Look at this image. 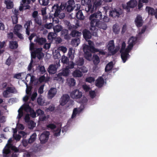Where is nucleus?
<instances>
[{
  "label": "nucleus",
  "mask_w": 157,
  "mask_h": 157,
  "mask_svg": "<svg viewBox=\"0 0 157 157\" xmlns=\"http://www.w3.org/2000/svg\"><path fill=\"white\" fill-rule=\"evenodd\" d=\"M67 81V84L71 87L74 86L75 84V80L74 78H68Z\"/></svg>",
  "instance_id": "7c9ffc66"
},
{
  "label": "nucleus",
  "mask_w": 157,
  "mask_h": 157,
  "mask_svg": "<svg viewBox=\"0 0 157 157\" xmlns=\"http://www.w3.org/2000/svg\"><path fill=\"white\" fill-rule=\"evenodd\" d=\"M73 2V0H70L67 2V5L66 6V11L70 12L73 10V7L72 5Z\"/></svg>",
  "instance_id": "f3484780"
},
{
  "label": "nucleus",
  "mask_w": 157,
  "mask_h": 157,
  "mask_svg": "<svg viewBox=\"0 0 157 157\" xmlns=\"http://www.w3.org/2000/svg\"><path fill=\"white\" fill-rule=\"evenodd\" d=\"M118 10L114 9L110 12V16L113 17H118L120 15V11Z\"/></svg>",
  "instance_id": "dca6fc26"
},
{
  "label": "nucleus",
  "mask_w": 157,
  "mask_h": 157,
  "mask_svg": "<svg viewBox=\"0 0 157 157\" xmlns=\"http://www.w3.org/2000/svg\"><path fill=\"white\" fill-rule=\"evenodd\" d=\"M58 68V66L56 64L50 65L48 69V71L51 74H53L56 73Z\"/></svg>",
  "instance_id": "1a4fd4ad"
},
{
  "label": "nucleus",
  "mask_w": 157,
  "mask_h": 157,
  "mask_svg": "<svg viewBox=\"0 0 157 157\" xmlns=\"http://www.w3.org/2000/svg\"><path fill=\"white\" fill-rule=\"evenodd\" d=\"M71 97L73 98L78 99L82 96V93L77 89L74 90L71 93Z\"/></svg>",
  "instance_id": "0eeeda50"
},
{
  "label": "nucleus",
  "mask_w": 157,
  "mask_h": 157,
  "mask_svg": "<svg viewBox=\"0 0 157 157\" xmlns=\"http://www.w3.org/2000/svg\"><path fill=\"white\" fill-rule=\"evenodd\" d=\"M36 135L35 133H33L30 137L28 140L29 144L33 143L36 140Z\"/></svg>",
  "instance_id": "4c0bfd02"
},
{
  "label": "nucleus",
  "mask_w": 157,
  "mask_h": 157,
  "mask_svg": "<svg viewBox=\"0 0 157 157\" xmlns=\"http://www.w3.org/2000/svg\"><path fill=\"white\" fill-rule=\"evenodd\" d=\"M83 50L84 52V56L85 58L88 60H90V58L91 57V52L87 50V49L83 48Z\"/></svg>",
  "instance_id": "393cba45"
},
{
  "label": "nucleus",
  "mask_w": 157,
  "mask_h": 157,
  "mask_svg": "<svg viewBox=\"0 0 157 157\" xmlns=\"http://www.w3.org/2000/svg\"><path fill=\"white\" fill-rule=\"evenodd\" d=\"M67 64L68 65V66H67L66 67L69 69H72L73 68L74 66L76 65L75 63H74L71 61H69Z\"/></svg>",
  "instance_id": "c03bdc74"
},
{
  "label": "nucleus",
  "mask_w": 157,
  "mask_h": 157,
  "mask_svg": "<svg viewBox=\"0 0 157 157\" xmlns=\"http://www.w3.org/2000/svg\"><path fill=\"white\" fill-rule=\"evenodd\" d=\"M93 62L95 65H97L100 62L99 57L97 55H94L93 57Z\"/></svg>",
  "instance_id": "2f4dec72"
},
{
  "label": "nucleus",
  "mask_w": 157,
  "mask_h": 157,
  "mask_svg": "<svg viewBox=\"0 0 157 157\" xmlns=\"http://www.w3.org/2000/svg\"><path fill=\"white\" fill-rule=\"evenodd\" d=\"M121 48L120 52L121 54V57L123 62H126L128 58H129V53L124 52V50L126 47V43L124 41H122L120 44Z\"/></svg>",
  "instance_id": "7ed1b4c3"
},
{
  "label": "nucleus",
  "mask_w": 157,
  "mask_h": 157,
  "mask_svg": "<svg viewBox=\"0 0 157 157\" xmlns=\"http://www.w3.org/2000/svg\"><path fill=\"white\" fill-rule=\"evenodd\" d=\"M82 34L83 37L86 40L91 39L92 35H93L92 33L86 29L83 30Z\"/></svg>",
  "instance_id": "9b49d317"
},
{
  "label": "nucleus",
  "mask_w": 157,
  "mask_h": 157,
  "mask_svg": "<svg viewBox=\"0 0 157 157\" xmlns=\"http://www.w3.org/2000/svg\"><path fill=\"white\" fill-rule=\"evenodd\" d=\"M44 85H41L38 89V93L41 94L43 93L44 92L43 90L44 88Z\"/></svg>",
  "instance_id": "4d7b16f0"
},
{
  "label": "nucleus",
  "mask_w": 157,
  "mask_h": 157,
  "mask_svg": "<svg viewBox=\"0 0 157 157\" xmlns=\"http://www.w3.org/2000/svg\"><path fill=\"white\" fill-rule=\"evenodd\" d=\"M13 137L14 138V139L17 141H19L20 140L21 136V135H17V134H13Z\"/></svg>",
  "instance_id": "052dcab7"
},
{
  "label": "nucleus",
  "mask_w": 157,
  "mask_h": 157,
  "mask_svg": "<svg viewBox=\"0 0 157 157\" xmlns=\"http://www.w3.org/2000/svg\"><path fill=\"white\" fill-rule=\"evenodd\" d=\"M70 99V97L67 94H63L59 101L60 105L64 106L65 105Z\"/></svg>",
  "instance_id": "6e6552de"
},
{
  "label": "nucleus",
  "mask_w": 157,
  "mask_h": 157,
  "mask_svg": "<svg viewBox=\"0 0 157 157\" xmlns=\"http://www.w3.org/2000/svg\"><path fill=\"white\" fill-rule=\"evenodd\" d=\"M78 113V110L76 108H75L73 110V113L71 116V118H75L76 116Z\"/></svg>",
  "instance_id": "5fc2aeb1"
},
{
  "label": "nucleus",
  "mask_w": 157,
  "mask_h": 157,
  "mask_svg": "<svg viewBox=\"0 0 157 157\" xmlns=\"http://www.w3.org/2000/svg\"><path fill=\"white\" fill-rule=\"evenodd\" d=\"M24 109L25 110L26 112H30L33 109L29 106V104H26L24 106Z\"/></svg>",
  "instance_id": "8fccbe9b"
},
{
  "label": "nucleus",
  "mask_w": 157,
  "mask_h": 157,
  "mask_svg": "<svg viewBox=\"0 0 157 157\" xmlns=\"http://www.w3.org/2000/svg\"><path fill=\"white\" fill-rule=\"evenodd\" d=\"M42 48H37L33 50V52L37 55V57L39 59L42 58L43 53L42 52Z\"/></svg>",
  "instance_id": "2eb2a0df"
},
{
  "label": "nucleus",
  "mask_w": 157,
  "mask_h": 157,
  "mask_svg": "<svg viewBox=\"0 0 157 157\" xmlns=\"http://www.w3.org/2000/svg\"><path fill=\"white\" fill-rule=\"evenodd\" d=\"M54 58L55 59H59L61 57V55L59 52H55L54 54Z\"/></svg>",
  "instance_id": "e2e57ef3"
},
{
  "label": "nucleus",
  "mask_w": 157,
  "mask_h": 157,
  "mask_svg": "<svg viewBox=\"0 0 157 157\" xmlns=\"http://www.w3.org/2000/svg\"><path fill=\"white\" fill-rule=\"evenodd\" d=\"M56 34L55 33H49L48 38L49 40H52L53 39H55L56 37Z\"/></svg>",
  "instance_id": "58836bf2"
},
{
  "label": "nucleus",
  "mask_w": 157,
  "mask_h": 157,
  "mask_svg": "<svg viewBox=\"0 0 157 157\" xmlns=\"http://www.w3.org/2000/svg\"><path fill=\"white\" fill-rule=\"evenodd\" d=\"M18 47V44L17 42L13 41H10L9 47L10 48L15 49H17Z\"/></svg>",
  "instance_id": "bb28decb"
},
{
  "label": "nucleus",
  "mask_w": 157,
  "mask_h": 157,
  "mask_svg": "<svg viewBox=\"0 0 157 157\" xmlns=\"http://www.w3.org/2000/svg\"><path fill=\"white\" fill-rule=\"evenodd\" d=\"M34 41L36 42L39 45H43L45 44L46 41V38L43 37H40L37 36L36 38L34 40Z\"/></svg>",
  "instance_id": "4468645a"
},
{
  "label": "nucleus",
  "mask_w": 157,
  "mask_h": 157,
  "mask_svg": "<svg viewBox=\"0 0 157 157\" xmlns=\"http://www.w3.org/2000/svg\"><path fill=\"white\" fill-rule=\"evenodd\" d=\"M22 28V26L21 25L17 24L14 27V33H15L17 32H19V31Z\"/></svg>",
  "instance_id": "49530a36"
},
{
  "label": "nucleus",
  "mask_w": 157,
  "mask_h": 157,
  "mask_svg": "<svg viewBox=\"0 0 157 157\" xmlns=\"http://www.w3.org/2000/svg\"><path fill=\"white\" fill-rule=\"evenodd\" d=\"M5 3L7 9H12L13 7V2L11 0H5Z\"/></svg>",
  "instance_id": "473e14b6"
},
{
  "label": "nucleus",
  "mask_w": 157,
  "mask_h": 157,
  "mask_svg": "<svg viewBox=\"0 0 157 157\" xmlns=\"http://www.w3.org/2000/svg\"><path fill=\"white\" fill-rule=\"evenodd\" d=\"M78 68L82 72V73H86L88 71V69L86 67L83 65L81 66L80 67H78Z\"/></svg>",
  "instance_id": "09e8293b"
},
{
  "label": "nucleus",
  "mask_w": 157,
  "mask_h": 157,
  "mask_svg": "<svg viewBox=\"0 0 157 157\" xmlns=\"http://www.w3.org/2000/svg\"><path fill=\"white\" fill-rule=\"evenodd\" d=\"M61 61L63 63L67 64L69 61V59L67 57L63 56L62 57Z\"/></svg>",
  "instance_id": "3c124183"
},
{
  "label": "nucleus",
  "mask_w": 157,
  "mask_h": 157,
  "mask_svg": "<svg viewBox=\"0 0 157 157\" xmlns=\"http://www.w3.org/2000/svg\"><path fill=\"white\" fill-rule=\"evenodd\" d=\"M104 84V80L103 78L100 77L96 81L95 85L99 88L102 87Z\"/></svg>",
  "instance_id": "6ab92c4d"
},
{
  "label": "nucleus",
  "mask_w": 157,
  "mask_h": 157,
  "mask_svg": "<svg viewBox=\"0 0 157 157\" xmlns=\"http://www.w3.org/2000/svg\"><path fill=\"white\" fill-rule=\"evenodd\" d=\"M101 3L100 1H97L94 3L93 6L91 4L88 5L87 7L86 8V10L88 13H92L94 12V9L96 10L97 8L101 6Z\"/></svg>",
  "instance_id": "20e7f679"
},
{
  "label": "nucleus",
  "mask_w": 157,
  "mask_h": 157,
  "mask_svg": "<svg viewBox=\"0 0 157 157\" xmlns=\"http://www.w3.org/2000/svg\"><path fill=\"white\" fill-rule=\"evenodd\" d=\"M96 27L100 29L105 30L107 28L106 23L98 19H94L91 21L90 22V30L91 31L93 35L96 36L98 35V29Z\"/></svg>",
  "instance_id": "f257e3e1"
},
{
  "label": "nucleus",
  "mask_w": 157,
  "mask_h": 157,
  "mask_svg": "<svg viewBox=\"0 0 157 157\" xmlns=\"http://www.w3.org/2000/svg\"><path fill=\"white\" fill-rule=\"evenodd\" d=\"M92 43L91 41L89 40L88 41L89 45H85L83 48L92 52L95 53L99 52V49L95 48L93 45L92 44Z\"/></svg>",
  "instance_id": "423d86ee"
},
{
  "label": "nucleus",
  "mask_w": 157,
  "mask_h": 157,
  "mask_svg": "<svg viewBox=\"0 0 157 157\" xmlns=\"http://www.w3.org/2000/svg\"><path fill=\"white\" fill-rule=\"evenodd\" d=\"M113 66V63L111 61L108 63L106 66L105 68V71L106 72H108L111 70Z\"/></svg>",
  "instance_id": "c756f323"
},
{
  "label": "nucleus",
  "mask_w": 157,
  "mask_h": 157,
  "mask_svg": "<svg viewBox=\"0 0 157 157\" xmlns=\"http://www.w3.org/2000/svg\"><path fill=\"white\" fill-rule=\"evenodd\" d=\"M39 2L43 6H47L48 4V1L45 0H39Z\"/></svg>",
  "instance_id": "338daca9"
},
{
  "label": "nucleus",
  "mask_w": 157,
  "mask_h": 157,
  "mask_svg": "<svg viewBox=\"0 0 157 157\" xmlns=\"http://www.w3.org/2000/svg\"><path fill=\"white\" fill-rule=\"evenodd\" d=\"M64 24L67 26V27L69 30H73L75 29L77 27L75 25H72L70 22L67 21H64Z\"/></svg>",
  "instance_id": "cd10ccee"
},
{
  "label": "nucleus",
  "mask_w": 157,
  "mask_h": 157,
  "mask_svg": "<svg viewBox=\"0 0 157 157\" xmlns=\"http://www.w3.org/2000/svg\"><path fill=\"white\" fill-rule=\"evenodd\" d=\"M109 52L112 55L116 54L120 49V46L119 45L116 46L115 47L114 44V41L112 40L109 41L107 46Z\"/></svg>",
  "instance_id": "f03ea898"
},
{
  "label": "nucleus",
  "mask_w": 157,
  "mask_h": 157,
  "mask_svg": "<svg viewBox=\"0 0 157 157\" xmlns=\"http://www.w3.org/2000/svg\"><path fill=\"white\" fill-rule=\"evenodd\" d=\"M62 29H63V27L61 25H57L53 27L54 32L56 33L61 31Z\"/></svg>",
  "instance_id": "a19ab883"
},
{
  "label": "nucleus",
  "mask_w": 157,
  "mask_h": 157,
  "mask_svg": "<svg viewBox=\"0 0 157 157\" xmlns=\"http://www.w3.org/2000/svg\"><path fill=\"white\" fill-rule=\"evenodd\" d=\"M61 36H63L64 38L66 40H70L71 37L68 34V31L67 29H62L61 31Z\"/></svg>",
  "instance_id": "9d476101"
},
{
  "label": "nucleus",
  "mask_w": 157,
  "mask_h": 157,
  "mask_svg": "<svg viewBox=\"0 0 157 157\" xmlns=\"http://www.w3.org/2000/svg\"><path fill=\"white\" fill-rule=\"evenodd\" d=\"M29 112H30V115L31 117L33 118L36 117V112H35L33 109Z\"/></svg>",
  "instance_id": "680f3d73"
},
{
  "label": "nucleus",
  "mask_w": 157,
  "mask_h": 157,
  "mask_svg": "<svg viewBox=\"0 0 157 157\" xmlns=\"http://www.w3.org/2000/svg\"><path fill=\"white\" fill-rule=\"evenodd\" d=\"M62 75L61 73H59L58 74H56L54 77V80H56L58 81H63V78H62Z\"/></svg>",
  "instance_id": "c9c22d12"
},
{
  "label": "nucleus",
  "mask_w": 157,
  "mask_h": 157,
  "mask_svg": "<svg viewBox=\"0 0 157 157\" xmlns=\"http://www.w3.org/2000/svg\"><path fill=\"white\" fill-rule=\"evenodd\" d=\"M94 17L99 19H101L102 18L101 13L100 11H98L97 12L91 14L90 17L89 18L90 20L92 21V19H94Z\"/></svg>",
  "instance_id": "f8f14e48"
},
{
  "label": "nucleus",
  "mask_w": 157,
  "mask_h": 157,
  "mask_svg": "<svg viewBox=\"0 0 157 157\" xmlns=\"http://www.w3.org/2000/svg\"><path fill=\"white\" fill-rule=\"evenodd\" d=\"M57 91L56 89L54 88H52L48 91V95L49 98H52L56 94Z\"/></svg>",
  "instance_id": "4be33fe9"
},
{
  "label": "nucleus",
  "mask_w": 157,
  "mask_h": 157,
  "mask_svg": "<svg viewBox=\"0 0 157 157\" xmlns=\"http://www.w3.org/2000/svg\"><path fill=\"white\" fill-rule=\"evenodd\" d=\"M6 89L9 93L15 94L17 92V90L14 87H8Z\"/></svg>",
  "instance_id": "ea45409f"
},
{
  "label": "nucleus",
  "mask_w": 157,
  "mask_h": 157,
  "mask_svg": "<svg viewBox=\"0 0 157 157\" xmlns=\"http://www.w3.org/2000/svg\"><path fill=\"white\" fill-rule=\"evenodd\" d=\"M146 10L148 11L149 14L151 15H153L155 10L153 8L151 7L147 6L146 8Z\"/></svg>",
  "instance_id": "79ce46f5"
},
{
  "label": "nucleus",
  "mask_w": 157,
  "mask_h": 157,
  "mask_svg": "<svg viewBox=\"0 0 157 157\" xmlns=\"http://www.w3.org/2000/svg\"><path fill=\"white\" fill-rule=\"evenodd\" d=\"M9 146V148L10 149L14 151V152H17L18 151V149L15 146H13L11 144H8Z\"/></svg>",
  "instance_id": "de8ad7c7"
},
{
  "label": "nucleus",
  "mask_w": 157,
  "mask_h": 157,
  "mask_svg": "<svg viewBox=\"0 0 157 157\" xmlns=\"http://www.w3.org/2000/svg\"><path fill=\"white\" fill-rule=\"evenodd\" d=\"M47 127L52 129H53L56 128V126L54 124H50L47 125Z\"/></svg>",
  "instance_id": "774afa93"
},
{
  "label": "nucleus",
  "mask_w": 157,
  "mask_h": 157,
  "mask_svg": "<svg viewBox=\"0 0 157 157\" xmlns=\"http://www.w3.org/2000/svg\"><path fill=\"white\" fill-rule=\"evenodd\" d=\"M113 30L114 33L118 34L120 31L119 26L117 24H115L113 26Z\"/></svg>",
  "instance_id": "e433bc0d"
},
{
  "label": "nucleus",
  "mask_w": 157,
  "mask_h": 157,
  "mask_svg": "<svg viewBox=\"0 0 157 157\" xmlns=\"http://www.w3.org/2000/svg\"><path fill=\"white\" fill-rule=\"evenodd\" d=\"M49 132L48 131H44L40 135L39 139L41 144H44L47 142L49 138Z\"/></svg>",
  "instance_id": "39448f33"
},
{
  "label": "nucleus",
  "mask_w": 157,
  "mask_h": 157,
  "mask_svg": "<svg viewBox=\"0 0 157 157\" xmlns=\"http://www.w3.org/2000/svg\"><path fill=\"white\" fill-rule=\"evenodd\" d=\"M39 70L40 72H41L42 74H44L46 72V70L44 66H40Z\"/></svg>",
  "instance_id": "bf43d9fd"
},
{
  "label": "nucleus",
  "mask_w": 157,
  "mask_h": 157,
  "mask_svg": "<svg viewBox=\"0 0 157 157\" xmlns=\"http://www.w3.org/2000/svg\"><path fill=\"white\" fill-rule=\"evenodd\" d=\"M70 72L69 69L66 67L63 69L61 73L62 76H67L69 75Z\"/></svg>",
  "instance_id": "f704fd0d"
},
{
  "label": "nucleus",
  "mask_w": 157,
  "mask_h": 157,
  "mask_svg": "<svg viewBox=\"0 0 157 157\" xmlns=\"http://www.w3.org/2000/svg\"><path fill=\"white\" fill-rule=\"evenodd\" d=\"M75 63L76 65L82 66L84 63V60L83 58L79 57L75 59Z\"/></svg>",
  "instance_id": "412c9836"
},
{
  "label": "nucleus",
  "mask_w": 157,
  "mask_h": 157,
  "mask_svg": "<svg viewBox=\"0 0 157 157\" xmlns=\"http://www.w3.org/2000/svg\"><path fill=\"white\" fill-rule=\"evenodd\" d=\"M73 50L72 48H69L68 50V57L71 60H73L74 58V55L72 53Z\"/></svg>",
  "instance_id": "37998d69"
},
{
  "label": "nucleus",
  "mask_w": 157,
  "mask_h": 157,
  "mask_svg": "<svg viewBox=\"0 0 157 157\" xmlns=\"http://www.w3.org/2000/svg\"><path fill=\"white\" fill-rule=\"evenodd\" d=\"M72 75L75 77H81L83 75L82 72L78 68L72 72Z\"/></svg>",
  "instance_id": "5701e85b"
},
{
  "label": "nucleus",
  "mask_w": 157,
  "mask_h": 157,
  "mask_svg": "<svg viewBox=\"0 0 157 157\" xmlns=\"http://www.w3.org/2000/svg\"><path fill=\"white\" fill-rule=\"evenodd\" d=\"M34 21L36 24L40 26L41 25L42 23L41 19L37 17L34 19Z\"/></svg>",
  "instance_id": "6e6d98bb"
},
{
  "label": "nucleus",
  "mask_w": 157,
  "mask_h": 157,
  "mask_svg": "<svg viewBox=\"0 0 157 157\" xmlns=\"http://www.w3.org/2000/svg\"><path fill=\"white\" fill-rule=\"evenodd\" d=\"M135 22L136 25L137 27H141L143 24L142 17L140 15H138L135 20Z\"/></svg>",
  "instance_id": "ddd939ff"
},
{
  "label": "nucleus",
  "mask_w": 157,
  "mask_h": 157,
  "mask_svg": "<svg viewBox=\"0 0 157 157\" xmlns=\"http://www.w3.org/2000/svg\"><path fill=\"white\" fill-rule=\"evenodd\" d=\"M77 18L79 20H82L84 19V16L81 10H79L76 13Z\"/></svg>",
  "instance_id": "72a5a7b5"
},
{
  "label": "nucleus",
  "mask_w": 157,
  "mask_h": 157,
  "mask_svg": "<svg viewBox=\"0 0 157 157\" xmlns=\"http://www.w3.org/2000/svg\"><path fill=\"white\" fill-rule=\"evenodd\" d=\"M33 60L32 59H31V61L30 63H29V65H28V70L29 71H31L32 67H33Z\"/></svg>",
  "instance_id": "69168bd1"
},
{
  "label": "nucleus",
  "mask_w": 157,
  "mask_h": 157,
  "mask_svg": "<svg viewBox=\"0 0 157 157\" xmlns=\"http://www.w3.org/2000/svg\"><path fill=\"white\" fill-rule=\"evenodd\" d=\"M127 7L131 8L135 7L137 4V2L136 0H131L127 3Z\"/></svg>",
  "instance_id": "aec40b11"
},
{
  "label": "nucleus",
  "mask_w": 157,
  "mask_h": 157,
  "mask_svg": "<svg viewBox=\"0 0 157 157\" xmlns=\"http://www.w3.org/2000/svg\"><path fill=\"white\" fill-rule=\"evenodd\" d=\"M52 9L53 10L55 11L54 13V16L55 17L58 16L60 12V10H61L59 8L58 5L57 4L56 5H55L52 7Z\"/></svg>",
  "instance_id": "a878e982"
},
{
  "label": "nucleus",
  "mask_w": 157,
  "mask_h": 157,
  "mask_svg": "<svg viewBox=\"0 0 157 157\" xmlns=\"http://www.w3.org/2000/svg\"><path fill=\"white\" fill-rule=\"evenodd\" d=\"M70 35L73 37L78 38L81 35V32L76 30H73L71 33Z\"/></svg>",
  "instance_id": "c85d7f7f"
},
{
  "label": "nucleus",
  "mask_w": 157,
  "mask_h": 157,
  "mask_svg": "<svg viewBox=\"0 0 157 157\" xmlns=\"http://www.w3.org/2000/svg\"><path fill=\"white\" fill-rule=\"evenodd\" d=\"M146 29V27H143V28L141 29V30L140 32L139 33L138 35L137 36L139 37L141 39V38L142 37V36L141 35L142 34L144 33Z\"/></svg>",
  "instance_id": "603ef678"
},
{
  "label": "nucleus",
  "mask_w": 157,
  "mask_h": 157,
  "mask_svg": "<svg viewBox=\"0 0 157 157\" xmlns=\"http://www.w3.org/2000/svg\"><path fill=\"white\" fill-rule=\"evenodd\" d=\"M36 112L37 115V116L42 115L44 113V111L40 109H37L36 111Z\"/></svg>",
  "instance_id": "13d9d810"
},
{
  "label": "nucleus",
  "mask_w": 157,
  "mask_h": 157,
  "mask_svg": "<svg viewBox=\"0 0 157 157\" xmlns=\"http://www.w3.org/2000/svg\"><path fill=\"white\" fill-rule=\"evenodd\" d=\"M140 39L138 36L137 37L132 36L129 39L128 43L134 45L137 41V40H140Z\"/></svg>",
  "instance_id": "b1692460"
},
{
  "label": "nucleus",
  "mask_w": 157,
  "mask_h": 157,
  "mask_svg": "<svg viewBox=\"0 0 157 157\" xmlns=\"http://www.w3.org/2000/svg\"><path fill=\"white\" fill-rule=\"evenodd\" d=\"M12 20L13 24H16L18 22V18L17 15L16 14L12 16Z\"/></svg>",
  "instance_id": "a18cd8bd"
},
{
  "label": "nucleus",
  "mask_w": 157,
  "mask_h": 157,
  "mask_svg": "<svg viewBox=\"0 0 157 157\" xmlns=\"http://www.w3.org/2000/svg\"><path fill=\"white\" fill-rule=\"evenodd\" d=\"M67 5V3H61L60 6L59 8L61 10H66V6Z\"/></svg>",
  "instance_id": "864d4df0"
},
{
  "label": "nucleus",
  "mask_w": 157,
  "mask_h": 157,
  "mask_svg": "<svg viewBox=\"0 0 157 157\" xmlns=\"http://www.w3.org/2000/svg\"><path fill=\"white\" fill-rule=\"evenodd\" d=\"M10 150L9 148L8 144H7L3 150V155L4 157H8V155L10 153Z\"/></svg>",
  "instance_id": "a211bd4d"
},
{
  "label": "nucleus",
  "mask_w": 157,
  "mask_h": 157,
  "mask_svg": "<svg viewBox=\"0 0 157 157\" xmlns=\"http://www.w3.org/2000/svg\"><path fill=\"white\" fill-rule=\"evenodd\" d=\"M18 114L17 116L18 118L20 119L21 118L23 114V113L22 110L19 109L18 110Z\"/></svg>",
  "instance_id": "0e129e2a"
}]
</instances>
